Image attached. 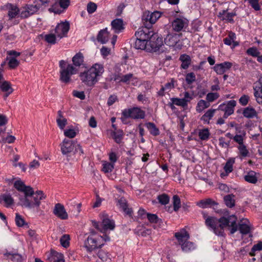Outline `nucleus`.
Segmentation results:
<instances>
[{
    "mask_svg": "<svg viewBox=\"0 0 262 262\" xmlns=\"http://www.w3.org/2000/svg\"><path fill=\"white\" fill-rule=\"evenodd\" d=\"M70 28V23L68 21H61L58 23L55 29V33L56 34L57 37L60 39L67 37Z\"/></svg>",
    "mask_w": 262,
    "mask_h": 262,
    "instance_id": "15",
    "label": "nucleus"
},
{
    "mask_svg": "<svg viewBox=\"0 0 262 262\" xmlns=\"http://www.w3.org/2000/svg\"><path fill=\"white\" fill-rule=\"evenodd\" d=\"M197 206L202 208H206L217 206L218 203L210 198L200 200L196 203Z\"/></svg>",
    "mask_w": 262,
    "mask_h": 262,
    "instance_id": "26",
    "label": "nucleus"
},
{
    "mask_svg": "<svg viewBox=\"0 0 262 262\" xmlns=\"http://www.w3.org/2000/svg\"><path fill=\"white\" fill-rule=\"evenodd\" d=\"M8 257L14 262H21L25 257L18 253H8Z\"/></svg>",
    "mask_w": 262,
    "mask_h": 262,
    "instance_id": "51",
    "label": "nucleus"
},
{
    "mask_svg": "<svg viewBox=\"0 0 262 262\" xmlns=\"http://www.w3.org/2000/svg\"><path fill=\"white\" fill-rule=\"evenodd\" d=\"M234 195L228 194L224 196V201L226 205L229 208H232L235 206Z\"/></svg>",
    "mask_w": 262,
    "mask_h": 262,
    "instance_id": "43",
    "label": "nucleus"
},
{
    "mask_svg": "<svg viewBox=\"0 0 262 262\" xmlns=\"http://www.w3.org/2000/svg\"><path fill=\"white\" fill-rule=\"evenodd\" d=\"M210 132L208 128H204L200 129L198 135L200 139L203 141H207L210 136Z\"/></svg>",
    "mask_w": 262,
    "mask_h": 262,
    "instance_id": "46",
    "label": "nucleus"
},
{
    "mask_svg": "<svg viewBox=\"0 0 262 262\" xmlns=\"http://www.w3.org/2000/svg\"><path fill=\"white\" fill-rule=\"evenodd\" d=\"M210 104L207 101L201 99L199 100L196 106V111L198 113H201L205 109L209 107Z\"/></svg>",
    "mask_w": 262,
    "mask_h": 262,
    "instance_id": "38",
    "label": "nucleus"
},
{
    "mask_svg": "<svg viewBox=\"0 0 262 262\" xmlns=\"http://www.w3.org/2000/svg\"><path fill=\"white\" fill-rule=\"evenodd\" d=\"M97 8V5L93 2H89L87 5V11L89 14L95 12Z\"/></svg>",
    "mask_w": 262,
    "mask_h": 262,
    "instance_id": "59",
    "label": "nucleus"
},
{
    "mask_svg": "<svg viewBox=\"0 0 262 262\" xmlns=\"http://www.w3.org/2000/svg\"><path fill=\"white\" fill-rule=\"evenodd\" d=\"M145 112L139 107H133L129 109H124L122 111L121 120L124 123H126V119L131 118L134 119H142L145 118Z\"/></svg>",
    "mask_w": 262,
    "mask_h": 262,
    "instance_id": "9",
    "label": "nucleus"
},
{
    "mask_svg": "<svg viewBox=\"0 0 262 262\" xmlns=\"http://www.w3.org/2000/svg\"><path fill=\"white\" fill-rule=\"evenodd\" d=\"M179 41V35L177 34H169L165 38V43L169 47H174Z\"/></svg>",
    "mask_w": 262,
    "mask_h": 262,
    "instance_id": "24",
    "label": "nucleus"
},
{
    "mask_svg": "<svg viewBox=\"0 0 262 262\" xmlns=\"http://www.w3.org/2000/svg\"><path fill=\"white\" fill-rule=\"evenodd\" d=\"M203 217L205 220V225L218 236L224 235V228L229 227L231 234H234L237 230L236 226L237 218L234 215L228 217L223 216L219 220L214 216H209L205 211L202 212Z\"/></svg>",
    "mask_w": 262,
    "mask_h": 262,
    "instance_id": "3",
    "label": "nucleus"
},
{
    "mask_svg": "<svg viewBox=\"0 0 262 262\" xmlns=\"http://www.w3.org/2000/svg\"><path fill=\"white\" fill-rule=\"evenodd\" d=\"M19 12H20V10L18 7L12 5H10L8 13L9 18L12 19L15 18L18 14Z\"/></svg>",
    "mask_w": 262,
    "mask_h": 262,
    "instance_id": "42",
    "label": "nucleus"
},
{
    "mask_svg": "<svg viewBox=\"0 0 262 262\" xmlns=\"http://www.w3.org/2000/svg\"><path fill=\"white\" fill-rule=\"evenodd\" d=\"M172 203L173 205V210L177 211L181 207L180 199L177 195H174L172 198Z\"/></svg>",
    "mask_w": 262,
    "mask_h": 262,
    "instance_id": "53",
    "label": "nucleus"
},
{
    "mask_svg": "<svg viewBox=\"0 0 262 262\" xmlns=\"http://www.w3.org/2000/svg\"><path fill=\"white\" fill-rule=\"evenodd\" d=\"M59 80L63 83H69L72 75L77 73L78 69L68 61L61 60L59 62Z\"/></svg>",
    "mask_w": 262,
    "mask_h": 262,
    "instance_id": "6",
    "label": "nucleus"
},
{
    "mask_svg": "<svg viewBox=\"0 0 262 262\" xmlns=\"http://www.w3.org/2000/svg\"><path fill=\"white\" fill-rule=\"evenodd\" d=\"M246 53H247V54L251 55L253 57H256L258 56V55H260V52L255 47L249 48L247 50Z\"/></svg>",
    "mask_w": 262,
    "mask_h": 262,
    "instance_id": "60",
    "label": "nucleus"
},
{
    "mask_svg": "<svg viewBox=\"0 0 262 262\" xmlns=\"http://www.w3.org/2000/svg\"><path fill=\"white\" fill-rule=\"evenodd\" d=\"M237 149L239 151V156L241 159H243V158H245L249 156V151L244 144L238 145L237 146Z\"/></svg>",
    "mask_w": 262,
    "mask_h": 262,
    "instance_id": "40",
    "label": "nucleus"
},
{
    "mask_svg": "<svg viewBox=\"0 0 262 262\" xmlns=\"http://www.w3.org/2000/svg\"><path fill=\"white\" fill-rule=\"evenodd\" d=\"M179 60L182 62L181 68L183 69H187L191 64V59L188 55L185 54L181 55L180 56Z\"/></svg>",
    "mask_w": 262,
    "mask_h": 262,
    "instance_id": "32",
    "label": "nucleus"
},
{
    "mask_svg": "<svg viewBox=\"0 0 262 262\" xmlns=\"http://www.w3.org/2000/svg\"><path fill=\"white\" fill-rule=\"evenodd\" d=\"M98 256L101 259L102 262H111V259L108 256L107 253L104 251H101L98 253Z\"/></svg>",
    "mask_w": 262,
    "mask_h": 262,
    "instance_id": "56",
    "label": "nucleus"
},
{
    "mask_svg": "<svg viewBox=\"0 0 262 262\" xmlns=\"http://www.w3.org/2000/svg\"><path fill=\"white\" fill-rule=\"evenodd\" d=\"M234 163L235 158H231L227 160L224 167L225 172H222L221 174V177L222 178L227 176L229 173L233 171V166Z\"/></svg>",
    "mask_w": 262,
    "mask_h": 262,
    "instance_id": "27",
    "label": "nucleus"
},
{
    "mask_svg": "<svg viewBox=\"0 0 262 262\" xmlns=\"http://www.w3.org/2000/svg\"><path fill=\"white\" fill-rule=\"evenodd\" d=\"M237 230L243 235H249L250 237H252L251 231L253 228L250 221L247 219H242L238 223V225L236 224Z\"/></svg>",
    "mask_w": 262,
    "mask_h": 262,
    "instance_id": "14",
    "label": "nucleus"
},
{
    "mask_svg": "<svg viewBox=\"0 0 262 262\" xmlns=\"http://www.w3.org/2000/svg\"><path fill=\"white\" fill-rule=\"evenodd\" d=\"M102 222L99 223L92 221L93 226L102 233H105L107 230H113L115 227V222L108 218L107 215L103 214L101 217Z\"/></svg>",
    "mask_w": 262,
    "mask_h": 262,
    "instance_id": "8",
    "label": "nucleus"
},
{
    "mask_svg": "<svg viewBox=\"0 0 262 262\" xmlns=\"http://www.w3.org/2000/svg\"><path fill=\"white\" fill-rule=\"evenodd\" d=\"M73 65L77 68L82 66L84 62V56L81 52L76 53L72 58Z\"/></svg>",
    "mask_w": 262,
    "mask_h": 262,
    "instance_id": "31",
    "label": "nucleus"
},
{
    "mask_svg": "<svg viewBox=\"0 0 262 262\" xmlns=\"http://www.w3.org/2000/svg\"><path fill=\"white\" fill-rule=\"evenodd\" d=\"M242 114L244 117L248 119L254 118L257 116L256 111L251 106L244 108Z\"/></svg>",
    "mask_w": 262,
    "mask_h": 262,
    "instance_id": "28",
    "label": "nucleus"
},
{
    "mask_svg": "<svg viewBox=\"0 0 262 262\" xmlns=\"http://www.w3.org/2000/svg\"><path fill=\"white\" fill-rule=\"evenodd\" d=\"M110 241V237L107 235L101 236L95 233L92 230L91 235L88 236L84 242V247L88 251H92L96 249L101 248L105 242Z\"/></svg>",
    "mask_w": 262,
    "mask_h": 262,
    "instance_id": "5",
    "label": "nucleus"
},
{
    "mask_svg": "<svg viewBox=\"0 0 262 262\" xmlns=\"http://www.w3.org/2000/svg\"><path fill=\"white\" fill-rule=\"evenodd\" d=\"M15 221L16 225L18 227H26L27 228L29 227L28 224L25 222L24 218L18 213H16Z\"/></svg>",
    "mask_w": 262,
    "mask_h": 262,
    "instance_id": "48",
    "label": "nucleus"
},
{
    "mask_svg": "<svg viewBox=\"0 0 262 262\" xmlns=\"http://www.w3.org/2000/svg\"><path fill=\"white\" fill-rule=\"evenodd\" d=\"M70 241V236L69 234H64L60 238L61 245L65 248H67L69 247Z\"/></svg>",
    "mask_w": 262,
    "mask_h": 262,
    "instance_id": "50",
    "label": "nucleus"
},
{
    "mask_svg": "<svg viewBox=\"0 0 262 262\" xmlns=\"http://www.w3.org/2000/svg\"><path fill=\"white\" fill-rule=\"evenodd\" d=\"M114 164L113 163L108 162L107 161L102 162V171L104 173H109L113 171L114 168Z\"/></svg>",
    "mask_w": 262,
    "mask_h": 262,
    "instance_id": "45",
    "label": "nucleus"
},
{
    "mask_svg": "<svg viewBox=\"0 0 262 262\" xmlns=\"http://www.w3.org/2000/svg\"><path fill=\"white\" fill-rule=\"evenodd\" d=\"M147 42L148 40L136 38L134 43V47L136 49L144 50L146 48Z\"/></svg>",
    "mask_w": 262,
    "mask_h": 262,
    "instance_id": "41",
    "label": "nucleus"
},
{
    "mask_svg": "<svg viewBox=\"0 0 262 262\" xmlns=\"http://www.w3.org/2000/svg\"><path fill=\"white\" fill-rule=\"evenodd\" d=\"M219 97L220 95L218 93L210 92L206 95V99L210 103L217 100Z\"/></svg>",
    "mask_w": 262,
    "mask_h": 262,
    "instance_id": "52",
    "label": "nucleus"
},
{
    "mask_svg": "<svg viewBox=\"0 0 262 262\" xmlns=\"http://www.w3.org/2000/svg\"><path fill=\"white\" fill-rule=\"evenodd\" d=\"M235 12H229L228 9L220 11L217 14V17L220 20L231 24L234 23L233 17L236 16Z\"/></svg>",
    "mask_w": 262,
    "mask_h": 262,
    "instance_id": "20",
    "label": "nucleus"
},
{
    "mask_svg": "<svg viewBox=\"0 0 262 262\" xmlns=\"http://www.w3.org/2000/svg\"><path fill=\"white\" fill-rule=\"evenodd\" d=\"M112 29L116 33H119L122 32L124 29V25L122 19L116 18L113 20L111 23Z\"/></svg>",
    "mask_w": 262,
    "mask_h": 262,
    "instance_id": "25",
    "label": "nucleus"
},
{
    "mask_svg": "<svg viewBox=\"0 0 262 262\" xmlns=\"http://www.w3.org/2000/svg\"><path fill=\"white\" fill-rule=\"evenodd\" d=\"M70 3V0H57L49 9V10L55 14H60L68 8Z\"/></svg>",
    "mask_w": 262,
    "mask_h": 262,
    "instance_id": "16",
    "label": "nucleus"
},
{
    "mask_svg": "<svg viewBox=\"0 0 262 262\" xmlns=\"http://www.w3.org/2000/svg\"><path fill=\"white\" fill-rule=\"evenodd\" d=\"M64 135L68 138H73L76 136V133L74 129H67L64 131Z\"/></svg>",
    "mask_w": 262,
    "mask_h": 262,
    "instance_id": "62",
    "label": "nucleus"
},
{
    "mask_svg": "<svg viewBox=\"0 0 262 262\" xmlns=\"http://www.w3.org/2000/svg\"><path fill=\"white\" fill-rule=\"evenodd\" d=\"M144 27L139 28L137 31L135 33V36L137 38H141L146 40H149L152 37L154 38V33L153 31L150 30L151 27L146 24H144Z\"/></svg>",
    "mask_w": 262,
    "mask_h": 262,
    "instance_id": "12",
    "label": "nucleus"
},
{
    "mask_svg": "<svg viewBox=\"0 0 262 262\" xmlns=\"http://www.w3.org/2000/svg\"><path fill=\"white\" fill-rule=\"evenodd\" d=\"M188 20L184 17L175 18L172 23V29L176 32L182 31L188 27Z\"/></svg>",
    "mask_w": 262,
    "mask_h": 262,
    "instance_id": "19",
    "label": "nucleus"
},
{
    "mask_svg": "<svg viewBox=\"0 0 262 262\" xmlns=\"http://www.w3.org/2000/svg\"><path fill=\"white\" fill-rule=\"evenodd\" d=\"M76 141L64 139L60 144L61 151L63 155H68L73 151L76 147Z\"/></svg>",
    "mask_w": 262,
    "mask_h": 262,
    "instance_id": "18",
    "label": "nucleus"
},
{
    "mask_svg": "<svg viewBox=\"0 0 262 262\" xmlns=\"http://www.w3.org/2000/svg\"><path fill=\"white\" fill-rule=\"evenodd\" d=\"M259 1V0H248L250 6L255 11H259L261 9Z\"/></svg>",
    "mask_w": 262,
    "mask_h": 262,
    "instance_id": "61",
    "label": "nucleus"
},
{
    "mask_svg": "<svg viewBox=\"0 0 262 262\" xmlns=\"http://www.w3.org/2000/svg\"><path fill=\"white\" fill-rule=\"evenodd\" d=\"M0 89L5 93L4 97H7L13 92V89L11 87L10 83L7 81L3 82L0 85Z\"/></svg>",
    "mask_w": 262,
    "mask_h": 262,
    "instance_id": "35",
    "label": "nucleus"
},
{
    "mask_svg": "<svg viewBox=\"0 0 262 262\" xmlns=\"http://www.w3.org/2000/svg\"><path fill=\"white\" fill-rule=\"evenodd\" d=\"M254 95L259 104L262 103V86H253Z\"/></svg>",
    "mask_w": 262,
    "mask_h": 262,
    "instance_id": "39",
    "label": "nucleus"
},
{
    "mask_svg": "<svg viewBox=\"0 0 262 262\" xmlns=\"http://www.w3.org/2000/svg\"><path fill=\"white\" fill-rule=\"evenodd\" d=\"M174 236L183 252L189 253L196 249L195 244L188 241L189 235L185 229H182L180 232L175 233Z\"/></svg>",
    "mask_w": 262,
    "mask_h": 262,
    "instance_id": "7",
    "label": "nucleus"
},
{
    "mask_svg": "<svg viewBox=\"0 0 262 262\" xmlns=\"http://www.w3.org/2000/svg\"><path fill=\"white\" fill-rule=\"evenodd\" d=\"M4 203L6 207L8 208L14 203V200L10 194H3L0 195V203Z\"/></svg>",
    "mask_w": 262,
    "mask_h": 262,
    "instance_id": "29",
    "label": "nucleus"
},
{
    "mask_svg": "<svg viewBox=\"0 0 262 262\" xmlns=\"http://www.w3.org/2000/svg\"><path fill=\"white\" fill-rule=\"evenodd\" d=\"M18 64L19 61L14 57L10 58L8 62L9 67L11 69L15 68L18 66Z\"/></svg>",
    "mask_w": 262,
    "mask_h": 262,
    "instance_id": "64",
    "label": "nucleus"
},
{
    "mask_svg": "<svg viewBox=\"0 0 262 262\" xmlns=\"http://www.w3.org/2000/svg\"><path fill=\"white\" fill-rule=\"evenodd\" d=\"M146 218L151 223H157L159 225H160L161 223H162V220L159 219L156 214L148 213L146 214Z\"/></svg>",
    "mask_w": 262,
    "mask_h": 262,
    "instance_id": "47",
    "label": "nucleus"
},
{
    "mask_svg": "<svg viewBox=\"0 0 262 262\" xmlns=\"http://www.w3.org/2000/svg\"><path fill=\"white\" fill-rule=\"evenodd\" d=\"M104 72V66L101 63H96L90 68L81 72L79 77L85 84L92 86L95 84Z\"/></svg>",
    "mask_w": 262,
    "mask_h": 262,
    "instance_id": "4",
    "label": "nucleus"
},
{
    "mask_svg": "<svg viewBox=\"0 0 262 262\" xmlns=\"http://www.w3.org/2000/svg\"><path fill=\"white\" fill-rule=\"evenodd\" d=\"M262 250V242H259L257 244L253 245L250 252V255L251 256H254L255 253L256 251H260Z\"/></svg>",
    "mask_w": 262,
    "mask_h": 262,
    "instance_id": "55",
    "label": "nucleus"
},
{
    "mask_svg": "<svg viewBox=\"0 0 262 262\" xmlns=\"http://www.w3.org/2000/svg\"><path fill=\"white\" fill-rule=\"evenodd\" d=\"M118 101L117 95L113 94L110 96L107 101V105L108 106H112L114 103Z\"/></svg>",
    "mask_w": 262,
    "mask_h": 262,
    "instance_id": "63",
    "label": "nucleus"
},
{
    "mask_svg": "<svg viewBox=\"0 0 262 262\" xmlns=\"http://www.w3.org/2000/svg\"><path fill=\"white\" fill-rule=\"evenodd\" d=\"M14 187L24 195L19 198V203L22 207L31 209L39 207L40 201L46 198L42 191L34 192L32 187L27 186L21 180H17L14 183Z\"/></svg>",
    "mask_w": 262,
    "mask_h": 262,
    "instance_id": "1",
    "label": "nucleus"
},
{
    "mask_svg": "<svg viewBox=\"0 0 262 262\" xmlns=\"http://www.w3.org/2000/svg\"><path fill=\"white\" fill-rule=\"evenodd\" d=\"M119 207L121 208L125 214L129 216L133 215V210L131 208L128 207L127 201L123 198H120L118 201Z\"/></svg>",
    "mask_w": 262,
    "mask_h": 262,
    "instance_id": "23",
    "label": "nucleus"
},
{
    "mask_svg": "<svg viewBox=\"0 0 262 262\" xmlns=\"http://www.w3.org/2000/svg\"><path fill=\"white\" fill-rule=\"evenodd\" d=\"M113 139L118 144L121 143L124 136V133L122 130H118L116 132H114L113 134Z\"/></svg>",
    "mask_w": 262,
    "mask_h": 262,
    "instance_id": "49",
    "label": "nucleus"
},
{
    "mask_svg": "<svg viewBox=\"0 0 262 262\" xmlns=\"http://www.w3.org/2000/svg\"><path fill=\"white\" fill-rule=\"evenodd\" d=\"M193 99L192 95H191L188 92L185 91L184 93V98H171L170 101L172 103L170 105V107L173 108V104L177 106H181L183 108H185L188 105V103L189 102Z\"/></svg>",
    "mask_w": 262,
    "mask_h": 262,
    "instance_id": "11",
    "label": "nucleus"
},
{
    "mask_svg": "<svg viewBox=\"0 0 262 262\" xmlns=\"http://www.w3.org/2000/svg\"><path fill=\"white\" fill-rule=\"evenodd\" d=\"M158 200L160 203L162 205H166L169 203V198L166 194H162L158 196Z\"/></svg>",
    "mask_w": 262,
    "mask_h": 262,
    "instance_id": "57",
    "label": "nucleus"
},
{
    "mask_svg": "<svg viewBox=\"0 0 262 262\" xmlns=\"http://www.w3.org/2000/svg\"><path fill=\"white\" fill-rule=\"evenodd\" d=\"M134 78L133 74L128 73L126 75H122L119 80V82L128 84L129 82Z\"/></svg>",
    "mask_w": 262,
    "mask_h": 262,
    "instance_id": "54",
    "label": "nucleus"
},
{
    "mask_svg": "<svg viewBox=\"0 0 262 262\" xmlns=\"http://www.w3.org/2000/svg\"><path fill=\"white\" fill-rule=\"evenodd\" d=\"M236 105L235 100H232L228 101L227 103H223L220 104L217 110L224 112V118H227L234 113V107Z\"/></svg>",
    "mask_w": 262,
    "mask_h": 262,
    "instance_id": "17",
    "label": "nucleus"
},
{
    "mask_svg": "<svg viewBox=\"0 0 262 262\" xmlns=\"http://www.w3.org/2000/svg\"><path fill=\"white\" fill-rule=\"evenodd\" d=\"M44 39L48 43L51 45H55L57 42V40H59V38L57 37L56 34L53 33L46 34L44 36Z\"/></svg>",
    "mask_w": 262,
    "mask_h": 262,
    "instance_id": "44",
    "label": "nucleus"
},
{
    "mask_svg": "<svg viewBox=\"0 0 262 262\" xmlns=\"http://www.w3.org/2000/svg\"><path fill=\"white\" fill-rule=\"evenodd\" d=\"M217 110L216 109H209L207 110L205 113L201 117V120L204 122V123L209 124L210 120L213 118L215 113Z\"/></svg>",
    "mask_w": 262,
    "mask_h": 262,
    "instance_id": "33",
    "label": "nucleus"
},
{
    "mask_svg": "<svg viewBox=\"0 0 262 262\" xmlns=\"http://www.w3.org/2000/svg\"><path fill=\"white\" fill-rule=\"evenodd\" d=\"M232 66V63L229 61H225L219 64H216L213 68L214 71L218 75H222Z\"/></svg>",
    "mask_w": 262,
    "mask_h": 262,
    "instance_id": "21",
    "label": "nucleus"
},
{
    "mask_svg": "<svg viewBox=\"0 0 262 262\" xmlns=\"http://www.w3.org/2000/svg\"><path fill=\"white\" fill-rule=\"evenodd\" d=\"M150 47L154 52H156L160 50V47L163 45L162 38L157 37L156 41L151 40L149 42Z\"/></svg>",
    "mask_w": 262,
    "mask_h": 262,
    "instance_id": "37",
    "label": "nucleus"
},
{
    "mask_svg": "<svg viewBox=\"0 0 262 262\" xmlns=\"http://www.w3.org/2000/svg\"><path fill=\"white\" fill-rule=\"evenodd\" d=\"M41 5L37 0L33 1V4H26L20 9V17L22 18H26L36 13L40 8Z\"/></svg>",
    "mask_w": 262,
    "mask_h": 262,
    "instance_id": "10",
    "label": "nucleus"
},
{
    "mask_svg": "<svg viewBox=\"0 0 262 262\" xmlns=\"http://www.w3.org/2000/svg\"><path fill=\"white\" fill-rule=\"evenodd\" d=\"M110 38L109 33L107 31V28L101 30L98 35L97 40L101 43H105Z\"/></svg>",
    "mask_w": 262,
    "mask_h": 262,
    "instance_id": "30",
    "label": "nucleus"
},
{
    "mask_svg": "<svg viewBox=\"0 0 262 262\" xmlns=\"http://www.w3.org/2000/svg\"><path fill=\"white\" fill-rule=\"evenodd\" d=\"M54 214L62 220L67 219L68 215L63 205L57 203L55 205L53 210Z\"/></svg>",
    "mask_w": 262,
    "mask_h": 262,
    "instance_id": "22",
    "label": "nucleus"
},
{
    "mask_svg": "<svg viewBox=\"0 0 262 262\" xmlns=\"http://www.w3.org/2000/svg\"><path fill=\"white\" fill-rule=\"evenodd\" d=\"M185 80L188 84L192 83L196 80V77L195 74L192 73H189L186 74Z\"/></svg>",
    "mask_w": 262,
    "mask_h": 262,
    "instance_id": "58",
    "label": "nucleus"
},
{
    "mask_svg": "<svg viewBox=\"0 0 262 262\" xmlns=\"http://www.w3.org/2000/svg\"><path fill=\"white\" fill-rule=\"evenodd\" d=\"M161 16V13L159 11H154L153 12L148 11H145L142 15L143 24H146L151 27L152 25L155 24Z\"/></svg>",
    "mask_w": 262,
    "mask_h": 262,
    "instance_id": "13",
    "label": "nucleus"
},
{
    "mask_svg": "<svg viewBox=\"0 0 262 262\" xmlns=\"http://www.w3.org/2000/svg\"><path fill=\"white\" fill-rule=\"evenodd\" d=\"M145 126L149 130L150 134L154 136H158L160 134V130L156 125L152 122L145 123Z\"/></svg>",
    "mask_w": 262,
    "mask_h": 262,
    "instance_id": "36",
    "label": "nucleus"
},
{
    "mask_svg": "<svg viewBox=\"0 0 262 262\" xmlns=\"http://www.w3.org/2000/svg\"><path fill=\"white\" fill-rule=\"evenodd\" d=\"M14 187L24 195L19 198V203L22 207L31 209L39 207L40 201L46 198L42 191L34 192L32 187L27 186L21 180H17L14 183Z\"/></svg>",
    "mask_w": 262,
    "mask_h": 262,
    "instance_id": "2",
    "label": "nucleus"
},
{
    "mask_svg": "<svg viewBox=\"0 0 262 262\" xmlns=\"http://www.w3.org/2000/svg\"><path fill=\"white\" fill-rule=\"evenodd\" d=\"M244 179L247 182L252 184L256 183L258 180L256 173L252 170L249 171L247 174L244 176Z\"/></svg>",
    "mask_w": 262,
    "mask_h": 262,
    "instance_id": "34",
    "label": "nucleus"
}]
</instances>
